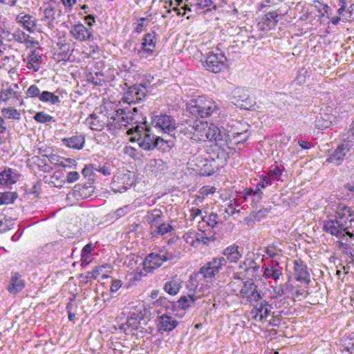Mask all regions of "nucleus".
Here are the masks:
<instances>
[{
	"mask_svg": "<svg viewBox=\"0 0 354 354\" xmlns=\"http://www.w3.org/2000/svg\"><path fill=\"white\" fill-rule=\"evenodd\" d=\"M127 133L131 135V142H136L139 147L145 151H152L155 148L160 149L165 144L163 139L151 133V128L146 124L144 126L137 124L133 129L129 128Z\"/></svg>",
	"mask_w": 354,
	"mask_h": 354,
	"instance_id": "obj_1",
	"label": "nucleus"
},
{
	"mask_svg": "<svg viewBox=\"0 0 354 354\" xmlns=\"http://www.w3.org/2000/svg\"><path fill=\"white\" fill-rule=\"evenodd\" d=\"M112 119L114 120L115 129L128 125H131L133 129L137 124L144 126L146 124L145 119L138 114L136 107L116 109L113 111Z\"/></svg>",
	"mask_w": 354,
	"mask_h": 354,
	"instance_id": "obj_2",
	"label": "nucleus"
},
{
	"mask_svg": "<svg viewBox=\"0 0 354 354\" xmlns=\"http://www.w3.org/2000/svg\"><path fill=\"white\" fill-rule=\"evenodd\" d=\"M218 105L211 98L200 96L191 100L187 105V111L196 118H207L216 113Z\"/></svg>",
	"mask_w": 354,
	"mask_h": 354,
	"instance_id": "obj_3",
	"label": "nucleus"
},
{
	"mask_svg": "<svg viewBox=\"0 0 354 354\" xmlns=\"http://www.w3.org/2000/svg\"><path fill=\"white\" fill-rule=\"evenodd\" d=\"M113 112L107 111H94L86 120V124L94 131H102L107 127L109 131L115 130L114 120L112 119Z\"/></svg>",
	"mask_w": 354,
	"mask_h": 354,
	"instance_id": "obj_4",
	"label": "nucleus"
},
{
	"mask_svg": "<svg viewBox=\"0 0 354 354\" xmlns=\"http://www.w3.org/2000/svg\"><path fill=\"white\" fill-rule=\"evenodd\" d=\"M346 220H342L337 216H327L326 219L323 221V230L332 236L341 238L346 235L352 237V233L347 231L348 227Z\"/></svg>",
	"mask_w": 354,
	"mask_h": 354,
	"instance_id": "obj_5",
	"label": "nucleus"
},
{
	"mask_svg": "<svg viewBox=\"0 0 354 354\" xmlns=\"http://www.w3.org/2000/svg\"><path fill=\"white\" fill-rule=\"evenodd\" d=\"M227 58L223 53L211 52L203 60V66L214 73H220L227 67Z\"/></svg>",
	"mask_w": 354,
	"mask_h": 354,
	"instance_id": "obj_6",
	"label": "nucleus"
},
{
	"mask_svg": "<svg viewBox=\"0 0 354 354\" xmlns=\"http://www.w3.org/2000/svg\"><path fill=\"white\" fill-rule=\"evenodd\" d=\"M232 102L236 106L245 110L252 109L255 105V101L248 91L240 87L233 91Z\"/></svg>",
	"mask_w": 354,
	"mask_h": 354,
	"instance_id": "obj_7",
	"label": "nucleus"
},
{
	"mask_svg": "<svg viewBox=\"0 0 354 354\" xmlns=\"http://www.w3.org/2000/svg\"><path fill=\"white\" fill-rule=\"evenodd\" d=\"M151 125L165 133H170L176 129L175 120L166 114H160L151 117Z\"/></svg>",
	"mask_w": 354,
	"mask_h": 354,
	"instance_id": "obj_8",
	"label": "nucleus"
},
{
	"mask_svg": "<svg viewBox=\"0 0 354 354\" xmlns=\"http://www.w3.org/2000/svg\"><path fill=\"white\" fill-rule=\"evenodd\" d=\"M207 134V138H206V140L214 141L216 145L225 142L232 143L230 134L223 127H218L214 124H210Z\"/></svg>",
	"mask_w": 354,
	"mask_h": 354,
	"instance_id": "obj_9",
	"label": "nucleus"
},
{
	"mask_svg": "<svg viewBox=\"0 0 354 354\" xmlns=\"http://www.w3.org/2000/svg\"><path fill=\"white\" fill-rule=\"evenodd\" d=\"M147 93L146 85L135 84L129 88L123 100L129 104L138 103L145 97Z\"/></svg>",
	"mask_w": 354,
	"mask_h": 354,
	"instance_id": "obj_10",
	"label": "nucleus"
},
{
	"mask_svg": "<svg viewBox=\"0 0 354 354\" xmlns=\"http://www.w3.org/2000/svg\"><path fill=\"white\" fill-rule=\"evenodd\" d=\"M145 309L142 305L136 306L131 308L129 316L127 317V324L134 330H138L140 322L144 319Z\"/></svg>",
	"mask_w": 354,
	"mask_h": 354,
	"instance_id": "obj_11",
	"label": "nucleus"
},
{
	"mask_svg": "<svg viewBox=\"0 0 354 354\" xmlns=\"http://www.w3.org/2000/svg\"><path fill=\"white\" fill-rule=\"evenodd\" d=\"M173 259V254L167 252L160 251V253H151L145 259V265L149 263L151 268L160 267L163 262Z\"/></svg>",
	"mask_w": 354,
	"mask_h": 354,
	"instance_id": "obj_12",
	"label": "nucleus"
},
{
	"mask_svg": "<svg viewBox=\"0 0 354 354\" xmlns=\"http://www.w3.org/2000/svg\"><path fill=\"white\" fill-rule=\"evenodd\" d=\"M351 148V145L348 142L339 145L337 149L329 155L326 162L334 163L335 165H339Z\"/></svg>",
	"mask_w": 354,
	"mask_h": 354,
	"instance_id": "obj_13",
	"label": "nucleus"
},
{
	"mask_svg": "<svg viewBox=\"0 0 354 354\" xmlns=\"http://www.w3.org/2000/svg\"><path fill=\"white\" fill-rule=\"evenodd\" d=\"M294 276L297 281L302 283L308 285L310 282L307 266L301 260H295L294 262Z\"/></svg>",
	"mask_w": 354,
	"mask_h": 354,
	"instance_id": "obj_14",
	"label": "nucleus"
},
{
	"mask_svg": "<svg viewBox=\"0 0 354 354\" xmlns=\"http://www.w3.org/2000/svg\"><path fill=\"white\" fill-rule=\"evenodd\" d=\"M21 175L15 169L6 167L0 172V185H11L18 182Z\"/></svg>",
	"mask_w": 354,
	"mask_h": 354,
	"instance_id": "obj_15",
	"label": "nucleus"
},
{
	"mask_svg": "<svg viewBox=\"0 0 354 354\" xmlns=\"http://www.w3.org/2000/svg\"><path fill=\"white\" fill-rule=\"evenodd\" d=\"M193 127L194 140L205 141L207 138V131L209 130V126L207 122L201 120H192Z\"/></svg>",
	"mask_w": 354,
	"mask_h": 354,
	"instance_id": "obj_16",
	"label": "nucleus"
},
{
	"mask_svg": "<svg viewBox=\"0 0 354 354\" xmlns=\"http://www.w3.org/2000/svg\"><path fill=\"white\" fill-rule=\"evenodd\" d=\"M247 270L242 276V279H247L250 281L259 280L261 277V270L259 264L253 259H248Z\"/></svg>",
	"mask_w": 354,
	"mask_h": 354,
	"instance_id": "obj_17",
	"label": "nucleus"
},
{
	"mask_svg": "<svg viewBox=\"0 0 354 354\" xmlns=\"http://www.w3.org/2000/svg\"><path fill=\"white\" fill-rule=\"evenodd\" d=\"M272 308V306L267 301L263 300L255 304L252 313L255 315L256 320L262 321L270 315Z\"/></svg>",
	"mask_w": 354,
	"mask_h": 354,
	"instance_id": "obj_18",
	"label": "nucleus"
},
{
	"mask_svg": "<svg viewBox=\"0 0 354 354\" xmlns=\"http://www.w3.org/2000/svg\"><path fill=\"white\" fill-rule=\"evenodd\" d=\"M178 324V321L167 315H163L158 317V330L162 332H171L173 330Z\"/></svg>",
	"mask_w": 354,
	"mask_h": 354,
	"instance_id": "obj_19",
	"label": "nucleus"
},
{
	"mask_svg": "<svg viewBox=\"0 0 354 354\" xmlns=\"http://www.w3.org/2000/svg\"><path fill=\"white\" fill-rule=\"evenodd\" d=\"M94 192L93 183L77 184L73 189V196L79 199H84L90 197Z\"/></svg>",
	"mask_w": 354,
	"mask_h": 354,
	"instance_id": "obj_20",
	"label": "nucleus"
},
{
	"mask_svg": "<svg viewBox=\"0 0 354 354\" xmlns=\"http://www.w3.org/2000/svg\"><path fill=\"white\" fill-rule=\"evenodd\" d=\"M25 287V281L21 278L19 272H15L12 274L7 290L10 293L17 294L21 292Z\"/></svg>",
	"mask_w": 354,
	"mask_h": 354,
	"instance_id": "obj_21",
	"label": "nucleus"
},
{
	"mask_svg": "<svg viewBox=\"0 0 354 354\" xmlns=\"http://www.w3.org/2000/svg\"><path fill=\"white\" fill-rule=\"evenodd\" d=\"M70 33L77 40L86 41L89 40L92 37L91 32L86 28L83 24H78L74 25L71 30Z\"/></svg>",
	"mask_w": 354,
	"mask_h": 354,
	"instance_id": "obj_22",
	"label": "nucleus"
},
{
	"mask_svg": "<svg viewBox=\"0 0 354 354\" xmlns=\"http://www.w3.org/2000/svg\"><path fill=\"white\" fill-rule=\"evenodd\" d=\"M230 145H232V143L225 142L216 145L214 150V154L216 155V158L221 160V162L223 164L227 162V160L229 158V154L232 151V148Z\"/></svg>",
	"mask_w": 354,
	"mask_h": 354,
	"instance_id": "obj_23",
	"label": "nucleus"
},
{
	"mask_svg": "<svg viewBox=\"0 0 354 354\" xmlns=\"http://www.w3.org/2000/svg\"><path fill=\"white\" fill-rule=\"evenodd\" d=\"M155 37L156 32L153 31L145 34L142 39V50H138V54H140L142 52L151 54L156 47Z\"/></svg>",
	"mask_w": 354,
	"mask_h": 354,
	"instance_id": "obj_24",
	"label": "nucleus"
},
{
	"mask_svg": "<svg viewBox=\"0 0 354 354\" xmlns=\"http://www.w3.org/2000/svg\"><path fill=\"white\" fill-rule=\"evenodd\" d=\"M219 271L220 270L215 265V262L212 260L200 268L199 274H202L207 281H211Z\"/></svg>",
	"mask_w": 354,
	"mask_h": 354,
	"instance_id": "obj_25",
	"label": "nucleus"
},
{
	"mask_svg": "<svg viewBox=\"0 0 354 354\" xmlns=\"http://www.w3.org/2000/svg\"><path fill=\"white\" fill-rule=\"evenodd\" d=\"M147 167L153 174L157 176L159 174L164 173L168 169V165L166 162L162 159H151L147 163Z\"/></svg>",
	"mask_w": 354,
	"mask_h": 354,
	"instance_id": "obj_26",
	"label": "nucleus"
},
{
	"mask_svg": "<svg viewBox=\"0 0 354 354\" xmlns=\"http://www.w3.org/2000/svg\"><path fill=\"white\" fill-rule=\"evenodd\" d=\"M85 142L84 136L82 135H75L71 138H64L62 139V143L71 149H81L83 148Z\"/></svg>",
	"mask_w": 354,
	"mask_h": 354,
	"instance_id": "obj_27",
	"label": "nucleus"
},
{
	"mask_svg": "<svg viewBox=\"0 0 354 354\" xmlns=\"http://www.w3.org/2000/svg\"><path fill=\"white\" fill-rule=\"evenodd\" d=\"M162 217V212L160 209H154L147 212L145 219L151 226V231L163 221Z\"/></svg>",
	"mask_w": 354,
	"mask_h": 354,
	"instance_id": "obj_28",
	"label": "nucleus"
},
{
	"mask_svg": "<svg viewBox=\"0 0 354 354\" xmlns=\"http://www.w3.org/2000/svg\"><path fill=\"white\" fill-rule=\"evenodd\" d=\"M191 6L193 7L194 10L196 12H198L205 8L207 9L203 11L204 13L212 10H216L217 9V6L214 3L212 0H196V2L191 3Z\"/></svg>",
	"mask_w": 354,
	"mask_h": 354,
	"instance_id": "obj_29",
	"label": "nucleus"
},
{
	"mask_svg": "<svg viewBox=\"0 0 354 354\" xmlns=\"http://www.w3.org/2000/svg\"><path fill=\"white\" fill-rule=\"evenodd\" d=\"M354 214V212L351 209V207L339 204L338 205L335 215L337 218H341L342 220H346V222L351 223L353 219L351 218Z\"/></svg>",
	"mask_w": 354,
	"mask_h": 354,
	"instance_id": "obj_30",
	"label": "nucleus"
},
{
	"mask_svg": "<svg viewBox=\"0 0 354 354\" xmlns=\"http://www.w3.org/2000/svg\"><path fill=\"white\" fill-rule=\"evenodd\" d=\"M41 56L37 53L35 50H33L27 57V67L32 69L34 71H38L40 68V63L41 62Z\"/></svg>",
	"mask_w": 354,
	"mask_h": 354,
	"instance_id": "obj_31",
	"label": "nucleus"
},
{
	"mask_svg": "<svg viewBox=\"0 0 354 354\" xmlns=\"http://www.w3.org/2000/svg\"><path fill=\"white\" fill-rule=\"evenodd\" d=\"M238 248L237 245H232L223 250V254L230 263H236L241 258V255L239 254Z\"/></svg>",
	"mask_w": 354,
	"mask_h": 354,
	"instance_id": "obj_32",
	"label": "nucleus"
},
{
	"mask_svg": "<svg viewBox=\"0 0 354 354\" xmlns=\"http://www.w3.org/2000/svg\"><path fill=\"white\" fill-rule=\"evenodd\" d=\"M196 241L202 242L205 245H207L208 242L213 241L216 239L215 233L212 232L211 230H199L195 235Z\"/></svg>",
	"mask_w": 354,
	"mask_h": 354,
	"instance_id": "obj_33",
	"label": "nucleus"
},
{
	"mask_svg": "<svg viewBox=\"0 0 354 354\" xmlns=\"http://www.w3.org/2000/svg\"><path fill=\"white\" fill-rule=\"evenodd\" d=\"M332 116L328 113H319L315 118V124L319 129H326L331 124Z\"/></svg>",
	"mask_w": 354,
	"mask_h": 354,
	"instance_id": "obj_34",
	"label": "nucleus"
},
{
	"mask_svg": "<svg viewBox=\"0 0 354 354\" xmlns=\"http://www.w3.org/2000/svg\"><path fill=\"white\" fill-rule=\"evenodd\" d=\"M279 15L277 11H269L266 12L265 17L263 18V24L266 26L268 29L274 28L279 21Z\"/></svg>",
	"mask_w": 354,
	"mask_h": 354,
	"instance_id": "obj_35",
	"label": "nucleus"
},
{
	"mask_svg": "<svg viewBox=\"0 0 354 354\" xmlns=\"http://www.w3.org/2000/svg\"><path fill=\"white\" fill-rule=\"evenodd\" d=\"M293 289V286L292 284L290 283L289 281H287L286 283L283 284H281L279 286H272L273 290V297L274 298H279L282 297L283 295L286 294L288 292L292 291Z\"/></svg>",
	"mask_w": 354,
	"mask_h": 354,
	"instance_id": "obj_36",
	"label": "nucleus"
},
{
	"mask_svg": "<svg viewBox=\"0 0 354 354\" xmlns=\"http://www.w3.org/2000/svg\"><path fill=\"white\" fill-rule=\"evenodd\" d=\"M178 131L184 135L186 138L194 140L193 127L192 125V120H187L184 123L180 124L178 127Z\"/></svg>",
	"mask_w": 354,
	"mask_h": 354,
	"instance_id": "obj_37",
	"label": "nucleus"
},
{
	"mask_svg": "<svg viewBox=\"0 0 354 354\" xmlns=\"http://www.w3.org/2000/svg\"><path fill=\"white\" fill-rule=\"evenodd\" d=\"M181 288V283L180 280L172 279L170 281L166 282L164 286V290L171 295H176Z\"/></svg>",
	"mask_w": 354,
	"mask_h": 354,
	"instance_id": "obj_38",
	"label": "nucleus"
},
{
	"mask_svg": "<svg viewBox=\"0 0 354 354\" xmlns=\"http://www.w3.org/2000/svg\"><path fill=\"white\" fill-rule=\"evenodd\" d=\"M18 197L15 192H0V205L12 204Z\"/></svg>",
	"mask_w": 354,
	"mask_h": 354,
	"instance_id": "obj_39",
	"label": "nucleus"
},
{
	"mask_svg": "<svg viewBox=\"0 0 354 354\" xmlns=\"http://www.w3.org/2000/svg\"><path fill=\"white\" fill-rule=\"evenodd\" d=\"M171 230H173V227L170 224L166 223L162 221L151 231V234L153 235L163 236L165 234L170 232Z\"/></svg>",
	"mask_w": 354,
	"mask_h": 354,
	"instance_id": "obj_40",
	"label": "nucleus"
},
{
	"mask_svg": "<svg viewBox=\"0 0 354 354\" xmlns=\"http://www.w3.org/2000/svg\"><path fill=\"white\" fill-rule=\"evenodd\" d=\"M39 100L43 102H50L51 104H55L60 102L59 97L54 93L45 91L39 95Z\"/></svg>",
	"mask_w": 354,
	"mask_h": 354,
	"instance_id": "obj_41",
	"label": "nucleus"
},
{
	"mask_svg": "<svg viewBox=\"0 0 354 354\" xmlns=\"http://www.w3.org/2000/svg\"><path fill=\"white\" fill-rule=\"evenodd\" d=\"M58 49L60 50L59 55L63 60L68 59L72 53L70 46L64 41H60L57 43Z\"/></svg>",
	"mask_w": 354,
	"mask_h": 354,
	"instance_id": "obj_42",
	"label": "nucleus"
},
{
	"mask_svg": "<svg viewBox=\"0 0 354 354\" xmlns=\"http://www.w3.org/2000/svg\"><path fill=\"white\" fill-rule=\"evenodd\" d=\"M196 298L193 293H189L187 296H181L178 299L179 307L182 309H185L191 306L192 304H194Z\"/></svg>",
	"mask_w": 354,
	"mask_h": 354,
	"instance_id": "obj_43",
	"label": "nucleus"
},
{
	"mask_svg": "<svg viewBox=\"0 0 354 354\" xmlns=\"http://www.w3.org/2000/svg\"><path fill=\"white\" fill-rule=\"evenodd\" d=\"M281 269V268H277L272 266L270 268H265L264 274L267 278H272L274 281H277L282 274Z\"/></svg>",
	"mask_w": 354,
	"mask_h": 354,
	"instance_id": "obj_44",
	"label": "nucleus"
},
{
	"mask_svg": "<svg viewBox=\"0 0 354 354\" xmlns=\"http://www.w3.org/2000/svg\"><path fill=\"white\" fill-rule=\"evenodd\" d=\"M230 136L232 139V145L242 144L245 142L249 137V134H247V131H245V132H232Z\"/></svg>",
	"mask_w": 354,
	"mask_h": 354,
	"instance_id": "obj_45",
	"label": "nucleus"
},
{
	"mask_svg": "<svg viewBox=\"0 0 354 354\" xmlns=\"http://www.w3.org/2000/svg\"><path fill=\"white\" fill-rule=\"evenodd\" d=\"M1 112L5 118L8 119H12L19 120L21 119L20 113L14 108H4L1 110Z\"/></svg>",
	"mask_w": 354,
	"mask_h": 354,
	"instance_id": "obj_46",
	"label": "nucleus"
},
{
	"mask_svg": "<svg viewBox=\"0 0 354 354\" xmlns=\"http://www.w3.org/2000/svg\"><path fill=\"white\" fill-rule=\"evenodd\" d=\"M100 271L101 268L96 267L92 271L88 272L86 274H81L80 279H81L82 282L86 283L92 279H96L99 276Z\"/></svg>",
	"mask_w": 354,
	"mask_h": 354,
	"instance_id": "obj_47",
	"label": "nucleus"
},
{
	"mask_svg": "<svg viewBox=\"0 0 354 354\" xmlns=\"http://www.w3.org/2000/svg\"><path fill=\"white\" fill-rule=\"evenodd\" d=\"M21 22L23 24L24 28L30 31H33L35 27L36 26V21L32 19L29 15H25L21 17Z\"/></svg>",
	"mask_w": 354,
	"mask_h": 354,
	"instance_id": "obj_48",
	"label": "nucleus"
},
{
	"mask_svg": "<svg viewBox=\"0 0 354 354\" xmlns=\"http://www.w3.org/2000/svg\"><path fill=\"white\" fill-rule=\"evenodd\" d=\"M257 288L253 281L248 280L243 283V286L239 290V293L243 297H245L252 290Z\"/></svg>",
	"mask_w": 354,
	"mask_h": 354,
	"instance_id": "obj_49",
	"label": "nucleus"
},
{
	"mask_svg": "<svg viewBox=\"0 0 354 354\" xmlns=\"http://www.w3.org/2000/svg\"><path fill=\"white\" fill-rule=\"evenodd\" d=\"M55 10L54 7L50 4H48L44 10V19L43 20L50 24L55 19Z\"/></svg>",
	"mask_w": 354,
	"mask_h": 354,
	"instance_id": "obj_50",
	"label": "nucleus"
},
{
	"mask_svg": "<svg viewBox=\"0 0 354 354\" xmlns=\"http://www.w3.org/2000/svg\"><path fill=\"white\" fill-rule=\"evenodd\" d=\"M33 118L35 121L39 123H46L47 122L55 121L53 116L44 113V111L36 113V114L33 116Z\"/></svg>",
	"mask_w": 354,
	"mask_h": 354,
	"instance_id": "obj_51",
	"label": "nucleus"
},
{
	"mask_svg": "<svg viewBox=\"0 0 354 354\" xmlns=\"http://www.w3.org/2000/svg\"><path fill=\"white\" fill-rule=\"evenodd\" d=\"M265 252L270 257L274 258L281 252V250L277 247L275 243H273L266 247Z\"/></svg>",
	"mask_w": 354,
	"mask_h": 354,
	"instance_id": "obj_52",
	"label": "nucleus"
},
{
	"mask_svg": "<svg viewBox=\"0 0 354 354\" xmlns=\"http://www.w3.org/2000/svg\"><path fill=\"white\" fill-rule=\"evenodd\" d=\"M92 169L102 173L104 176H109L111 174L110 167L106 164L101 166L100 165L92 164Z\"/></svg>",
	"mask_w": 354,
	"mask_h": 354,
	"instance_id": "obj_53",
	"label": "nucleus"
},
{
	"mask_svg": "<svg viewBox=\"0 0 354 354\" xmlns=\"http://www.w3.org/2000/svg\"><path fill=\"white\" fill-rule=\"evenodd\" d=\"M245 297H247L248 301L250 303L255 302L256 304L259 302L261 299V295L260 292L257 290V288L255 290H252L249 295H248Z\"/></svg>",
	"mask_w": 354,
	"mask_h": 354,
	"instance_id": "obj_54",
	"label": "nucleus"
},
{
	"mask_svg": "<svg viewBox=\"0 0 354 354\" xmlns=\"http://www.w3.org/2000/svg\"><path fill=\"white\" fill-rule=\"evenodd\" d=\"M217 217L218 216L216 214L212 213L208 216L207 220L205 219V218H203V221L206 223V225L207 226L214 228L218 224V222L216 221Z\"/></svg>",
	"mask_w": 354,
	"mask_h": 354,
	"instance_id": "obj_55",
	"label": "nucleus"
},
{
	"mask_svg": "<svg viewBox=\"0 0 354 354\" xmlns=\"http://www.w3.org/2000/svg\"><path fill=\"white\" fill-rule=\"evenodd\" d=\"M269 209L268 208H263L257 212H252L250 214V217L254 220L259 221L261 218L266 216Z\"/></svg>",
	"mask_w": 354,
	"mask_h": 354,
	"instance_id": "obj_56",
	"label": "nucleus"
},
{
	"mask_svg": "<svg viewBox=\"0 0 354 354\" xmlns=\"http://www.w3.org/2000/svg\"><path fill=\"white\" fill-rule=\"evenodd\" d=\"M26 95L30 97H38L39 98V95H41L40 90L38 86L33 84L31 85L26 91Z\"/></svg>",
	"mask_w": 354,
	"mask_h": 354,
	"instance_id": "obj_57",
	"label": "nucleus"
},
{
	"mask_svg": "<svg viewBox=\"0 0 354 354\" xmlns=\"http://www.w3.org/2000/svg\"><path fill=\"white\" fill-rule=\"evenodd\" d=\"M10 221H8L5 215L0 214V233H3L10 229Z\"/></svg>",
	"mask_w": 354,
	"mask_h": 354,
	"instance_id": "obj_58",
	"label": "nucleus"
},
{
	"mask_svg": "<svg viewBox=\"0 0 354 354\" xmlns=\"http://www.w3.org/2000/svg\"><path fill=\"white\" fill-rule=\"evenodd\" d=\"M0 93V97H1V100L7 101L12 96L15 92L12 88L9 87L5 90H2Z\"/></svg>",
	"mask_w": 354,
	"mask_h": 354,
	"instance_id": "obj_59",
	"label": "nucleus"
},
{
	"mask_svg": "<svg viewBox=\"0 0 354 354\" xmlns=\"http://www.w3.org/2000/svg\"><path fill=\"white\" fill-rule=\"evenodd\" d=\"M265 185L263 183H261V182H259L256 185V189L254 193V200L257 199V201H259L261 198L262 196V192L261 189H264Z\"/></svg>",
	"mask_w": 354,
	"mask_h": 354,
	"instance_id": "obj_60",
	"label": "nucleus"
},
{
	"mask_svg": "<svg viewBox=\"0 0 354 354\" xmlns=\"http://www.w3.org/2000/svg\"><path fill=\"white\" fill-rule=\"evenodd\" d=\"M281 174V169L279 167L275 166L274 168L270 171L268 176H270V178H271L272 180H278Z\"/></svg>",
	"mask_w": 354,
	"mask_h": 354,
	"instance_id": "obj_61",
	"label": "nucleus"
},
{
	"mask_svg": "<svg viewBox=\"0 0 354 354\" xmlns=\"http://www.w3.org/2000/svg\"><path fill=\"white\" fill-rule=\"evenodd\" d=\"M344 136V140H347L348 142L354 140V120L351 123L348 132Z\"/></svg>",
	"mask_w": 354,
	"mask_h": 354,
	"instance_id": "obj_62",
	"label": "nucleus"
},
{
	"mask_svg": "<svg viewBox=\"0 0 354 354\" xmlns=\"http://www.w3.org/2000/svg\"><path fill=\"white\" fill-rule=\"evenodd\" d=\"M130 210V208L129 206H124L123 207L118 209L115 212L114 215L115 218H120L127 214Z\"/></svg>",
	"mask_w": 354,
	"mask_h": 354,
	"instance_id": "obj_63",
	"label": "nucleus"
},
{
	"mask_svg": "<svg viewBox=\"0 0 354 354\" xmlns=\"http://www.w3.org/2000/svg\"><path fill=\"white\" fill-rule=\"evenodd\" d=\"M122 282L120 279H113L111 282L110 290L111 292H117L122 286Z\"/></svg>",
	"mask_w": 354,
	"mask_h": 354,
	"instance_id": "obj_64",
	"label": "nucleus"
}]
</instances>
